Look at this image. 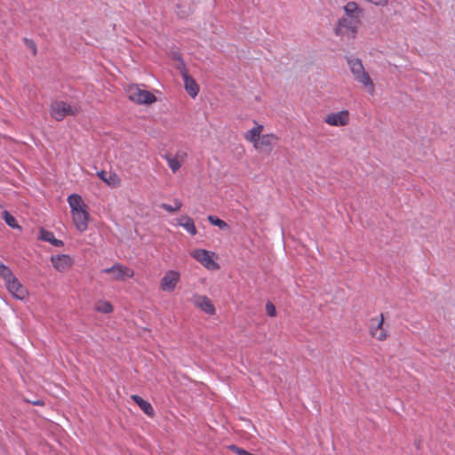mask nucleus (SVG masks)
I'll return each instance as SVG.
<instances>
[{
  "label": "nucleus",
  "instance_id": "1",
  "mask_svg": "<svg viewBox=\"0 0 455 455\" xmlns=\"http://www.w3.org/2000/svg\"><path fill=\"white\" fill-rule=\"evenodd\" d=\"M343 12L335 24L334 34L341 40H354L362 25L364 11L356 2L349 1L343 6Z\"/></svg>",
  "mask_w": 455,
  "mask_h": 455
},
{
  "label": "nucleus",
  "instance_id": "2",
  "mask_svg": "<svg viewBox=\"0 0 455 455\" xmlns=\"http://www.w3.org/2000/svg\"><path fill=\"white\" fill-rule=\"evenodd\" d=\"M70 207L73 223L79 232H84L88 228L89 212L87 205L82 196L78 194H72L67 198Z\"/></svg>",
  "mask_w": 455,
  "mask_h": 455
},
{
  "label": "nucleus",
  "instance_id": "3",
  "mask_svg": "<svg viewBox=\"0 0 455 455\" xmlns=\"http://www.w3.org/2000/svg\"><path fill=\"white\" fill-rule=\"evenodd\" d=\"M345 59L354 79L372 95L375 92V85L366 72L362 60L354 55L346 56Z\"/></svg>",
  "mask_w": 455,
  "mask_h": 455
},
{
  "label": "nucleus",
  "instance_id": "4",
  "mask_svg": "<svg viewBox=\"0 0 455 455\" xmlns=\"http://www.w3.org/2000/svg\"><path fill=\"white\" fill-rule=\"evenodd\" d=\"M79 112L76 105L65 101L55 100L50 106V115L56 121H61L68 116H76Z\"/></svg>",
  "mask_w": 455,
  "mask_h": 455
},
{
  "label": "nucleus",
  "instance_id": "5",
  "mask_svg": "<svg viewBox=\"0 0 455 455\" xmlns=\"http://www.w3.org/2000/svg\"><path fill=\"white\" fill-rule=\"evenodd\" d=\"M128 98L137 104L149 105L156 101V97L149 91L140 88L137 84H131L127 87Z\"/></svg>",
  "mask_w": 455,
  "mask_h": 455
},
{
  "label": "nucleus",
  "instance_id": "6",
  "mask_svg": "<svg viewBox=\"0 0 455 455\" xmlns=\"http://www.w3.org/2000/svg\"><path fill=\"white\" fill-rule=\"evenodd\" d=\"M101 273L111 275V280L117 282H124L134 275V271L132 268L120 263H116L110 267L102 269Z\"/></svg>",
  "mask_w": 455,
  "mask_h": 455
},
{
  "label": "nucleus",
  "instance_id": "7",
  "mask_svg": "<svg viewBox=\"0 0 455 455\" xmlns=\"http://www.w3.org/2000/svg\"><path fill=\"white\" fill-rule=\"evenodd\" d=\"M191 256L209 270H217L219 264L213 259L214 253L204 249H196L191 252Z\"/></svg>",
  "mask_w": 455,
  "mask_h": 455
},
{
  "label": "nucleus",
  "instance_id": "8",
  "mask_svg": "<svg viewBox=\"0 0 455 455\" xmlns=\"http://www.w3.org/2000/svg\"><path fill=\"white\" fill-rule=\"evenodd\" d=\"M350 113L344 109L339 112H331L323 117V122L330 126L342 127L349 124Z\"/></svg>",
  "mask_w": 455,
  "mask_h": 455
},
{
  "label": "nucleus",
  "instance_id": "9",
  "mask_svg": "<svg viewBox=\"0 0 455 455\" xmlns=\"http://www.w3.org/2000/svg\"><path fill=\"white\" fill-rule=\"evenodd\" d=\"M180 281V274L177 270H168L160 281V288L164 291H173Z\"/></svg>",
  "mask_w": 455,
  "mask_h": 455
},
{
  "label": "nucleus",
  "instance_id": "10",
  "mask_svg": "<svg viewBox=\"0 0 455 455\" xmlns=\"http://www.w3.org/2000/svg\"><path fill=\"white\" fill-rule=\"evenodd\" d=\"M279 138L274 133L263 134L255 141L253 148L260 152L270 153Z\"/></svg>",
  "mask_w": 455,
  "mask_h": 455
},
{
  "label": "nucleus",
  "instance_id": "11",
  "mask_svg": "<svg viewBox=\"0 0 455 455\" xmlns=\"http://www.w3.org/2000/svg\"><path fill=\"white\" fill-rule=\"evenodd\" d=\"M7 291L17 299L24 300L28 296V289L15 276L5 284Z\"/></svg>",
  "mask_w": 455,
  "mask_h": 455
},
{
  "label": "nucleus",
  "instance_id": "12",
  "mask_svg": "<svg viewBox=\"0 0 455 455\" xmlns=\"http://www.w3.org/2000/svg\"><path fill=\"white\" fill-rule=\"evenodd\" d=\"M51 262L53 267L59 272L68 270L74 263L73 259L68 254L52 256Z\"/></svg>",
  "mask_w": 455,
  "mask_h": 455
},
{
  "label": "nucleus",
  "instance_id": "13",
  "mask_svg": "<svg viewBox=\"0 0 455 455\" xmlns=\"http://www.w3.org/2000/svg\"><path fill=\"white\" fill-rule=\"evenodd\" d=\"M194 305L207 315H213L216 313L215 307L212 300L205 295H195Z\"/></svg>",
  "mask_w": 455,
  "mask_h": 455
},
{
  "label": "nucleus",
  "instance_id": "14",
  "mask_svg": "<svg viewBox=\"0 0 455 455\" xmlns=\"http://www.w3.org/2000/svg\"><path fill=\"white\" fill-rule=\"evenodd\" d=\"M181 75L186 91L192 98H196L199 92V86L196 80L188 74L187 70L181 71Z\"/></svg>",
  "mask_w": 455,
  "mask_h": 455
},
{
  "label": "nucleus",
  "instance_id": "15",
  "mask_svg": "<svg viewBox=\"0 0 455 455\" xmlns=\"http://www.w3.org/2000/svg\"><path fill=\"white\" fill-rule=\"evenodd\" d=\"M263 129L264 127L262 124H257L254 127L244 133V139L254 145L255 141L260 138Z\"/></svg>",
  "mask_w": 455,
  "mask_h": 455
},
{
  "label": "nucleus",
  "instance_id": "16",
  "mask_svg": "<svg viewBox=\"0 0 455 455\" xmlns=\"http://www.w3.org/2000/svg\"><path fill=\"white\" fill-rule=\"evenodd\" d=\"M98 176L108 186L117 187L120 184V180L116 173L108 174L105 171H100L98 172Z\"/></svg>",
  "mask_w": 455,
  "mask_h": 455
},
{
  "label": "nucleus",
  "instance_id": "17",
  "mask_svg": "<svg viewBox=\"0 0 455 455\" xmlns=\"http://www.w3.org/2000/svg\"><path fill=\"white\" fill-rule=\"evenodd\" d=\"M39 238L45 242H49L51 244L57 247L64 245V243L61 240L55 238L54 234L52 231L41 229Z\"/></svg>",
  "mask_w": 455,
  "mask_h": 455
},
{
  "label": "nucleus",
  "instance_id": "18",
  "mask_svg": "<svg viewBox=\"0 0 455 455\" xmlns=\"http://www.w3.org/2000/svg\"><path fill=\"white\" fill-rule=\"evenodd\" d=\"M132 399L139 405V407L148 416H153L154 409L152 405L138 395H132Z\"/></svg>",
  "mask_w": 455,
  "mask_h": 455
},
{
  "label": "nucleus",
  "instance_id": "19",
  "mask_svg": "<svg viewBox=\"0 0 455 455\" xmlns=\"http://www.w3.org/2000/svg\"><path fill=\"white\" fill-rule=\"evenodd\" d=\"M0 277L4 280V284H6L7 283H10L15 275L8 266L0 262Z\"/></svg>",
  "mask_w": 455,
  "mask_h": 455
},
{
  "label": "nucleus",
  "instance_id": "20",
  "mask_svg": "<svg viewBox=\"0 0 455 455\" xmlns=\"http://www.w3.org/2000/svg\"><path fill=\"white\" fill-rule=\"evenodd\" d=\"M164 159L167 161L168 166L172 172H176L181 167V162L179 160L178 156H172L171 155H166Z\"/></svg>",
  "mask_w": 455,
  "mask_h": 455
},
{
  "label": "nucleus",
  "instance_id": "21",
  "mask_svg": "<svg viewBox=\"0 0 455 455\" xmlns=\"http://www.w3.org/2000/svg\"><path fill=\"white\" fill-rule=\"evenodd\" d=\"M112 304L107 300H99L95 304V310L100 313L108 314L113 311Z\"/></svg>",
  "mask_w": 455,
  "mask_h": 455
},
{
  "label": "nucleus",
  "instance_id": "22",
  "mask_svg": "<svg viewBox=\"0 0 455 455\" xmlns=\"http://www.w3.org/2000/svg\"><path fill=\"white\" fill-rule=\"evenodd\" d=\"M383 315H380V318H371V325H370V333L371 335L373 334V332L379 331L380 329L383 328Z\"/></svg>",
  "mask_w": 455,
  "mask_h": 455
},
{
  "label": "nucleus",
  "instance_id": "23",
  "mask_svg": "<svg viewBox=\"0 0 455 455\" xmlns=\"http://www.w3.org/2000/svg\"><path fill=\"white\" fill-rule=\"evenodd\" d=\"M207 220L211 224L218 227L221 230H227L229 228V226L228 225L227 222H225L224 220H220L216 216L209 215L207 217Z\"/></svg>",
  "mask_w": 455,
  "mask_h": 455
},
{
  "label": "nucleus",
  "instance_id": "24",
  "mask_svg": "<svg viewBox=\"0 0 455 455\" xmlns=\"http://www.w3.org/2000/svg\"><path fill=\"white\" fill-rule=\"evenodd\" d=\"M173 203H174V205H171V204L163 203V204H161L160 207L170 213H172V212H178L179 210H180V208L182 207L181 201L176 198V199H174Z\"/></svg>",
  "mask_w": 455,
  "mask_h": 455
},
{
  "label": "nucleus",
  "instance_id": "25",
  "mask_svg": "<svg viewBox=\"0 0 455 455\" xmlns=\"http://www.w3.org/2000/svg\"><path fill=\"white\" fill-rule=\"evenodd\" d=\"M3 219L9 227L18 229L21 228L20 226L18 225L16 219L8 211L3 212Z\"/></svg>",
  "mask_w": 455,
  "mask_h": 455
},
{
  "label": "nucleus",
  "instance_id": "26",
  "mask_svg": "<svg viewBox=\"0 0 455 455\" xmlns=\"http://www.w3.org/2000/svg\"><path fill=\"white\" fill-rule=\"evenodd\" d=\"M179 227L183 228L191 235H196L197 233L193 219L188 220L187 222L184 223H179Z\"/></svg>",
  "mask_w": 455,
  "mask_h": 455
},
{
  "label": "nucleus",
  "instance_id": "27",
  "mask_svg": "<svg viewBox=\"0 0 455 455\" xmlns=\"http://www.w3.org/2000/svg\"><path fill=\"white\" fill-rule=\"evenodd\" d=\"M24 43L26 46L31 51L32 54L36 55L37 52V48L35 42L31 39L24 38Z\"/></svg>",
  "mask_w": 455,
  "mask_h": 455
},
{
  "label": "nucleus",
  "instance_id": "28",
  "mask_svg": "<svg viewBox=\"0 0 455 455\" xmlns=\"http://www.w3.org/2000/svg\"><path fill=\"white\" fill-rule=\"evenodd\" d=\"M373 338L377 339L378 340H385L387 338V331L384 330V328L380 329L379 331L377 332H373V334L371 335Z\"/></svg>",
  "mask_w": 455,
  "mask_h": 455
},
{
  "label": "nucleus",
  "instance_id": "29",
  "mask_svg": "<svg viewBox=\"0 0 455 455\" xmlns=\"http://www.w3.org/2000/svg\"><path fill=\"white\" fill-rule=\"evenodd\" d=\"M367 3H370L375 6L385 7L388 4V0H364Z\"/></svg>",
  "mask_w": 455,
  "mask_h": 455
},
{
  "label": "nucleus",
  "instance_id": "30",
  "mask_svg": "<svg viewBox=\"0 0 455 455\" xmlns=\"http://www.w3.org/2000/svg\"><path fill=\"white\" fill-rule=\"evenodd\" d=\"M192 218L188 216V215H182L179 218H176L172 222V225H176L179 227V223H184V222H187L188 220H191Z\"/></svg>",
  "mask_w": 455,
  "mask_h": 455
},
{
  "label": "nucleus",
  "instance_id": "31",
  "mask_svg": "<svg viewBox=\"0 0 455 455\" xmlns=\"http://www.w3.org/2000/svg\"><path fill=\"white\" fill-rule=\"evenodd\" d=\"M266 311H267V314L271 317L275 315V307L271 302L267 303Z\"/></svg>",
  "mask_w": 455,
  "mask_h": 455
},
{
  "label": "nucleus",
  "instance_id": "32",
  "mask_svg": "<svg viewBox=\"0 0 455 455\" xmlns=\"http://www.w3.org/2000/svg\"><path fill=\"white\" fill-rule=\"evenodd\" d=\"M173 57H174V59H175L176 60H179V61L180 62V66H181V68H180L182 69V71H183V70H187V69H186V68H185V63H184V61L182 60V59H181L180 55L179 53H175Z\"/></svg>",
  "mask_w": 455,
  "mask_h": 455
},
{
  "label": "nucleus",
  "instance_id": "33",
  "mask_svg": "<svg viewBox=\"0 0 455 455\" xmlns=\"http://www.w3.org/2000/svg\"><path fill=\"white\" fill-rule=\"evenodd\" d=\"M33 403L36 404V405H42L43 404V403L40 402V401H36Z\"/></svg>",
  "mask_w": 455,
  "mask_h": 455
}]
</instances>
